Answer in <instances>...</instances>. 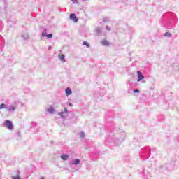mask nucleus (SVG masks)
Listing matches in <instances>:
<instances>
[{"mask_svg":"<svg viewBox=\"0 0 179 179\" xmlns=\"http://www.w3.org/2000/svg\"><path fill=\"white\" fill-rule=\"evenodd\" d=\"M177 22L178 19L174 13H166L162 15L159 23L162 27L171 30L177 26Z\"/></svg>","mask_w":179,"mask_h":179,"instance_id":"obj_1","label":"nucleus"},{"mask_svg":"<svg viewBox=\"0 0 179 179\" xmlns=\"http://www.w3.org/2000/svg\"><path fill=\"white\" fill-rule=\"evenodd\" d=\"M150 152H152V149H150V147L149 146L141 148L140 151V156L143 160H148V159L150 157Z\"/></svg>","mask_w":179,"mask_h":179,"instance_id":"obj_2","label":"nucleus"},{"mask_svg":"<svg viewBox=\"0 0 179 179\" xmlns=\"http://www.w3.org/2000/svg\"><path fill=\"white\" fill-rule=\"evenodd\" d=\"M126 136L127 134H125V132H122L120 135V137H117L116 139L114 141L115 145H116V146H120V145H121V142H124V141H125Z\"/></svg>","mask_w":179,"mask_h":179,"instance_id":"obj_3","label":"nucleus"},{"mask_svg":"<svg viewBox=\"0 0 179 179\" xmlns=\"http://www.w3.org/2000/svg\"><path fill=\"white\" fill-rule=\"evenodd\" d=\"M3 125L6 128H8V129H9L10 131H12V129H13V123L10 120H5Z\"/></svg>","mask_w":179,"mask_h":179,"instance_id":"obj_4","label":"nucleus"},{"mask_svg":"<svg viewBox=\"0 0 179 179\" xmlns=\"http://www.w3.org/2000/svg\"><path fill=\"white\" fill-rule=\"evenodd\" d=\"M43 37H47L48 38H52V34H47V29H45L42 32Z\"/></svg>","mask_w":179,"mask_h":179,"instance_id":"obj_5","label":"nucleus"},{"mask_svg":"<svg viewBox=\"0 0 179 179\" xmlns=\"http://www.w3.org/2000/svg\"><path fill=\"white\" fill-rule=\"evenodd\" d=\"M68 108H64V111H62L59 113V115H60L61 118L65 119L66 118V116H65V114H68Z\"/></svg>","mask_w":179,"mask_h":179,"instance_id":"obj_6","label":"nucleus"},{"mask_svg":"<svg viewBox=\"0 0 179 179\" xmlns=\"http://www.w3.org/2000/svg\"><path fill=\"white\" fill-rule=\"evenodd\" d=\"M137 82H141V80L145 79V76H143V74L139 71H137Z\"/></svg>","mask_w":179,"mask_h":179,"instance_id":"obj_7","label":"nucleus"},{"mask_svg":"<svg viewBox=\"0 0 179 179\" xmlns=\"http://www.w3.org/2000/svg\"><path fill=\"white\" fill-rule=\"evenodd\" d=\"M166 169L168 171H173L174 170V164H166Z\"/></svg>","mask_w":179,"mask_h":179,"instance_id":"obj_8","label":"nucleus"},{"mask_svg":"<svg viewBox=\"0 0 179 179\" xmlns=\"http://www.w3.org/2000/svg\"><path fill=\"white\" fill-rule=\"evenodd\" d=\"M5 47V40L0 36V51H2V49Z\"/></svg>","mask_w":179,"mask_h":179,"instance_id":"obj_9","label":"nucleus"},{"mask_svg":"<svg viewBox=\"0 0 179 179\" xmlns=\"http://www.w3.org/2000/svg\"><path fill=\"white\" fill-rule=\"evenodd\" d=\"M71 20H73L75 23L78 22V17H76V15L75 13H71L70 14V17Z\"/></svg>","mask_w":179,"mask_h":179,"instance_id":"obj_10","label":"nucleus"},{"mask_svg":"<svg viewBox=\"0 0 179 179\" xmlns=\"http://www.w3.org/2000/svg\"><path fill=\"white\" fill-rule=\"evenodd\" d=\"M80 163V159H73V161L70 163L72 166H76Z\"/></svg>","mask_w":179,"mask_h":179,"instance_id":"obj_11","label":"nucleus"},{"mask_svg":"<svg viewBox=\"0 0 179 179\" xmlns=\"http://www.w3.org/2000/svg\"><path fill=\"white\" fill-rule=\"evenodd\" d=\"M21 37L23 40H29V34L27 32H23L21 34Z\"/></svg>","mask_w":179,"mask_h":179,"instance_id":"obj_12","label":"nucleus"},{"mask_svg":"<svg viewBox=\"0 0 179 179\" xmlns=\"http://www.w3.org/2000/svg\"><path fill=\"white\" fill-rule=\"evenodd\" d=\"M95 31H96L97 36H101V34L103 33L101 31V27H96L95 29Z\"/></svg>","mask_w":179,"mask_h":179,"instance_id":"obj_13","label":"nucleus"},{"mask_svg":"<svg viewBox=\"0 0 179 179\" xmlns=\"http://www.w3.org/2000/svg\"><path fill=\"white\" fill-rule=\"evenodd\" d=\"M65 93H66V95L67 96H71V94H72V90L69 87H67L66 90H65Z\"/></svg>","mask_w":179,"mask_h":179,"instance_id":"obj_14","label":"nucleus"},{"mask_svg":"<svg viewBox=\"0 0 179 179\" xmlns=\"http://www.w3.org/2000/svg\"><path fill=\"white\" fill-rule=\"evenodd\" d=\"M60 158L62 159V160H68L69 159V155L62 154L60 156Z\"/></svg>","mask_w":179,"mask_h":179,"instance_id":"obj_15","label":"nucleus"},{"mask_svg":"<svg viewBox=\"0 0 179 179\" xmlns=\"http://www.w3.org/2000/svg\"><path fill=\"white\" fill-rule=\"evenodd\" d=\"M16 110V107H15L14 106H10L9 108H7V110L9 113H12L13 111H15Z\"/></svg>","mask_w":179,"mask_h":179,"instance_id":"obj_16","label":"nucleus"},{"mask_svg":"<svg viewBox=\"0 0 179 179\" xmlns=\"http://www.w3.org/2000/svg\"><path fill=\"white\" fill-rule=\"evenodd\" d=\"M15 173L16 174V176H12V179H20V176H19L20 173L19 172V171H15Z\"/></svg>","mask_w":179,"mask_h":179,"instance_id":"obj_17","label":"nucleus"},{"mask_svg":"<svg viewBox=\"0 0 179 179\" xmlns=\"http://www.w3.org/2000/svg\"><path fill=\"white\" fill-rule=\"evenodd\" d=\"M47 111L49 113V114H54L55 109L52 108V106H50L47 109Z\"/></svg>","mask_w":179,"mask_h":179,"instance_id":"obj_18","label":"nucleus"},{"mask_svg":"<svg viewBox=\"0 0 179 179\" xmlns=\"http://www.w3.org/2000/svg\"><path fill=\"white\" fill-rule=\"evenodd\" d=\"M59 59H60V61L62 62H65V56L64 55H59Z\"/></svg>","mask_w":179,"mask_h":179,"instance_id":"obj_19","label":"nucleus"},{"mask_svg":"<svg viewBox=\"0 0 179 179\" xmlns=\"http://www.w3.org/2000/svg\"><path fill=\"white\" fill-rule=\"evenodd\" d=\"M102 45L107 47L108 45H110V43H108V41L103 40L102 41Z\"/></svg>","mask_w":179,"mask_h":179,"instance_id":"obj_20","label":"nucleus"},{"mask_svg":"<svg viewBox=\"0 0 179 179\" xmlns=\"http://www.w3.org/2000/svg\"><path fill=\"white\" fill-rule=\"evenodd\" d=\"M3 108H7L8 109V105L5 104V103H1L0 105V110H2Z\"/></svg>","mask_w":179,"mask_h":179,"instance_id":"obj_21","label":"nucleus"},{"mask_svg":"<svg viewBox=\"0 0 179 179\" xmlns=\"http://www.w3.org/2000/svg\"><path fill=\"white\" fill-rule=\"evenodd\" d=\"M83 45H86L87 48H90V44H89V43H87V41H83Z\"/></svg>","mask_w":179,"mask_h":179,"instance_id":"obj_22","label":"nucleus"},{"mask_svg":"<svg viewBox=\"0 0 179 179\" xmlns=\"http://www.w3.org/2000/svg\"><path fill=\"white\" fill-rule=\"evenodd\" d=\"M165 37H173V34L170 32H166L164 34Z\"/></svg>","mask_w":179,"mask_h":179,"instance_id":"obj_23","label":"nucleus"},{"mask_svg":"<svg viewBox=\"0 0 179 179\" xmlns=\"http://www.w3.org/2000/svg\"><path fill=\"white\" fill-rule=\"evenodd\" d=\"M103 22H110V18L109 17H104L103 19Z\"/></svg>","mask_w":179,"mask_h":179,"instance_id":"obj_24","label":"nucleus"},{"mask_svg":"<svg viewBox=\"0 0 179 179\" xmlns=\"http://www.w3.org/2000/svg\"><path fill=\"white\" fill-rule=\"evenodd\" d=\"M15 136L17 137V139H19L20 138V132L16 133Z\"/></svg>","mask_w":179,"mask_h":179,"instance_id":"obj_25","label":"nucleus"},{"mask_svg":"<svg viewBox=\"0 0 179 179\" xmlns=\"http://www.w3.org/2000/svg\"><path fill=\"white\" fill-rule=\"evenodd\" d=\"M80 138H85V133H83V131H81L80 133Z\"/></svg>","mask_w":179,"mask_h":179,"instance_id":"obj_26","label":"nucleus"},{"mask_svg":"<svg viewBox=\"0 0 179 179\" xmlns=\"http://www.w3.org/2000/svg\"><path fill=\"white\" fill-rule=\"evenodd\" d=\"M139 89H134V90H133V92L134 93H139Z\"/></svg>","mask_w":179,"mask_h":179,"instance_id":"obj_27","label":"nucleus"},{"mask_svg":"<svg viewBox=\"0 0 179 179\" xmlns=\"http://www.w3.org/2000/svg\"><path fill=\"white\" fill-rule=\"evenodd\" d=\"M106 30H108V31H110V30H111V28H110L108 25H106Z\"/></svg>","mask_w":179,"mask_h":179,"instance_id":"obj_28","label":"nucleus"},{"mask_svg":"<svg viewBox=\"0 0 179 179\" xmlns=\"http://www.w3.org/2000/svg\"><path fill=\"white\" fill-rule=\"evenodd\" d=\"M72 1H73V3H76V4L79 3V1L78 0H72Z\"/></svg>","mask_w":179,"mask_h":179,"instance_id":"obj_29","label":"nucleus"},{"mask_svg":"<svg viewBox=\"0 0 179 179\" xmlns=\"http://www.w3.org/2000/svg\"><path fill=\"white\" fill-rule=\"evenodd\" d=\"M69 107H73V105L72 104V103H69Z\"/></svg>","mask_w":179,"mask_h":179,"instance_id":"obj_30","label":"nucleus"},{"mask_svg":"<svg viewBox=\"0 0 179 179\" xmlns=\"http://www.w3.org/2000/svg\"><path fill=\"white\" fill-rule=\"evenodd\" d=\"M48 50H51V46H49V47H48Z\"/></svg>","mask_w":179,"mask_h":179,"instance_id":"obj_31","label":"nucleus"},{"mask_svg":"<svg viewBox=\"0 0 179 179\" xmlns=\"http://www.w3.org/2000/svg\"><path fill=\"white\" fill-rule=\"evenodd\" d=\"M40 179H45V178H44V177H41Z\"/></svg>","mask_w":179,"mask_h":179,"instance_id":"obj_32","label":"nucleus"},{"mask_svg":"<svg viewBox=\"0 0 179 179\" xmlns=\"http://www.w3.org/2000/svg\"><path fill=\"white\" fill-rule=\"evenodd\" d=\"M160 169H163V166H160Z\"/></svg>","mask_w":179,"mask_h":179,"instance_id":"obj_33","label":"nucleus"},{"mask_svg":"<svg viewBox=\"0 0 179 179\" xmlns=\"http://www.w3.org/2000/svg\"><path fill=\"white\" fill-rule=\"evenodd\" d=\"M32 124H34L36 125V122H32Z\"/></svg>","mask_w":179,"mask_h":179,"instance_id":"obj_34","label":"nucleus"},{"mask_svg":"<svg viewBox=\"0 0 179 179\" xmlns=\"http://www.w3.org/2000/svg\"><path fill=\"white\" fill-rule=\"evenodd\" d=\"M152 150H156V149L153 148Z\"/></svg>","mask_w":179,"mask_h":179,"instance_id":"obj_35","label":"nucleus"},{"mask_svg":"<svg viewBox=\"0 0 179 179\" xmlns=\"http://www.w3.org/2000/svg\"><path fill=\"white\" fill-rule=\"evenodd\" d=\"M83 1H87V0H83Z\"/></svg>","mask_w":179,"mask_h":179,"instance_id":"obj_36","label":"nucleus"}]
</instances>
